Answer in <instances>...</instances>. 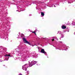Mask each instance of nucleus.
Segmentation results:
<instances>
[{"label":"nucleus","mask_w":75,"mask_h":75,"mask_svg":"<svg viewBox=\"0 0 75 75\" xmlns=\"http://www.w3.org/2000/svg\"><path fill=\"white\" fill-rule=\"evenodd\" d=\"M62 29H63V30H64V29H65V28H67V26H66L63 25L62 26Z\"/></svg>","instance_id":"obj_4"},{"label":"nucleus","mask_w":75,"mask_h":75,"mask_svg":"<svg viewBox=\"0 0 75 75\" xmlns=\"http://www.w3.org/2000/svg\"><path fill=\"white\" fill-rule=\"evenodd\" d=\"M23 36H24V35H21V37H23Z\"/></svg>","instance_id":"obj_10"},{"label":"nucleus","mask_w":75,"mask_h":75,"mask_svg":"<svg viewBox=\"0 0 75 75\" xmlns=\"http://www.w3.org/2000/svg\"><path fill=\"white\" fill-rule=\"evenodd\" d=\"M37 63V62H35V61H32V64H33V65H35V64H36Z\"/></svg>","instance_id":"obj_5"},{"label":"nucleus","mask_w":75,"mask_h":75,"mask_svg":"<svg viewBox=\"0 0 75 75\" xmlns=\"http://www.w3.org/2000/svg\"><path fill=\"white\" fill-rule=\"evenodd\" d=\"M40 52H41V53H42L43 54H47V52L44 51V49H41Z\"/></svg>","instance_id":"obj_3"},{"label":"nucleus","mask_w":75,"mask_h":75,"mask_svg":"<svg viewBox=\"0 0 75 75\" xmlns=\"http://www.w3.org/2000/svg\"><path fill=\"white\" fill-rule=\"evenodd\" d=\"M32 65H33V64H32V63H30L29 64V66L31 67H32Z\"/></svg>","instance_id":"obj_8"},{"label":"nucleus","mask_w":75,"mask_h":75,"mask_svg":"<svg viewBox=\"0 0 75 75\" xmlns=\"http://www.w3.org/2000/svg\"><path fill=\"white\" fill-rule=\"evenodd\" d=\"M41 15L42 16H44V13L43 12H41Z\"/></svg>","instance_id":"obj_7"},{"label":"nucleus","mask_w":75,"mask_h":75,"mask_svg":"<svg viewBox=\"0 0 75 75\" xmlns=\"http://www.w3.org/2000/svg\"><path fill=\"white\" fill-rule=\"evenodd\" d=\"M27 64H25L24 65H23V67H22V69L23 70H25V71H26L27 69V68L25 67H26V66H27Z\"/></svg>","instance_id":"obj_2"},{"label":"nucleus","mask_w":75,"mask_h":75,"mask_svg":"<svg viewBox=\"0 0 75 75\" xmlns=\"http://www.w3.org/2000/svg\"><path fill=\"white\" fill-rule=\"evenodd\" d=\"M54 39H52V41H54Z\"/></svg>","instance_id":"obj_11"},{"label":"nucleus","mask_w":75,"mask_h":75,"mask_svg":"<svg viewBox=\"0 0 75 75\" xmlns=\"http://www.w3.org/2000/svg\"><path fill=\"white\" fill-rule=\"evenodd\" d=\"M5 57H10V54H6Z\"/></svg>","instance_id":"obj_6"},{"label":"nucleus","mask_w":75,"mask_h":75,"mask_svg":"<svg viewBox=\"0 0 75 75\" xmlns=\"http://www.w3.org/2000/svg\"><path fill=\"white\" fill-rule=\"evenodd\" d=\"M61 42V43H62V42Z\"/></svg>","instance_id":"obj_12"},{"label":"nucleus","mask_w":75,"mask_h":75,"mask_svg":"<svg viewBox=\"0 0 75 75\" xmlns=\"http://www.w3.org/2000/svg\"><path fill=\"white\" fill-rule=\"evenodd\" d=\"M23 39L24 41H25V43H26V44H29V45H30L31 44L30 42H28L27 40H26L25 38H23Z\"/></svg>","instance_id":"obj_1"},{"label":"nucleus","mask_w":75,"mask_h":75,"mask_svg":"<svg viewBox=\"0 0 75 75\" xmlns=\"http://www.w3.org/2000/svg\"><path fill=\"white\" fill-rule=\"evenodd\" d=\"M33 33H34L35 35H36V33H35V31H33V32H32Z\"/></svg>","instance_id":"obj_9"}]
</instances>
